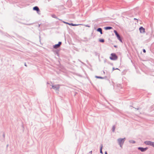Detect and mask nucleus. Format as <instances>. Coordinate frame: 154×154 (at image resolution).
<instances>
[{
	"label": "nucleus",
	"mask_w": 154,
	"mask_h": 154,
	"mask_svg": "<svg viewBox=\"0 0 154 154\" xmlns=\"http://www.w3.org/2000/svg\"><path fill=\"white\" fill-rule=\"evenodd\" d=\"M61 44V42H59L58 44L55 45L54 46V48H59Z\"/></svg>",
	"instance_id": "0eeeda50"
},
{
	"label": "nucleus",
	"mask_w": 154,
	"mask_h": 154,
	"mask_svg": "<svg viewBox=\"0 0 154 154\" xmlns=\"http://www.w3.org/2000/svg\"><path fill=\"white\" fill-rule=\"evenodd\" d=\"M97 31H98V32H100V33L101 34H102L103 33H102V29H101V28H98V29H97Z\"/></svg>",
	"instance_id": "9d476101"
},
{
	"label": "nucleus",
	"mask_w": 154,
	"mask_h": 154,
	"mask_svg": "<svg viewBox=\"0 0 154 154\" xmlns=\"http://www.w3.org/2000/svg\"><path fill=\"white\" fill-rule=\"evenodd\" d=\"M138 149L140 150L141 152H144L146 151L147 149V148H143L142 147H139Z\"/></svg>",
	"instance_id": "6e6552de"
},
{
	"label": "nucleus",
	"mask_w": 154,
	"mask_h": 154,
	"mask_svg": "<svg viewBox=\"0 0 154 154\" xmlns=\"http://www.w3.org/2000/svg\"><path fill=\"white\" fill-rule=\"evenodd\" d=\"M64 23L66 24H68L69 25H71V26H77V25H77V24H73V23H66V22H64Z\"/></svg>",
	"instance_id": "9b49d317"
},
{
	"label": "nucleus",
	"mask_w": 154,
	"mask_h": 154,
	"mask_svg": "<svg viewBox=\"0 0 154 154\" xmlns=\"http://www.w3.org/2000/svg\"><path fill=\"white\" fill-rule=\"evenodd\" d=\"M100 153H102V149H101H101H100Z\"/></svg>",
	"instance_id": "a211bd4d"
},
{
	"label": "nucleus",
	"mask_w": 154,
	"mask_h": 154,
	"mask_svg": "<svg viewBox=\"0 0 154 154\" xmlns=\"http://www.w3.org/2000/svg\"><path fill=\"white\" fill-rule=\"evenodd\" d=\"M105 154H107V153L106 152H105Z\"/></svg>",
	"instance_id": "aec40b11"
},
{
	"label": "nucleus",
	"mask_w": 154,
	"mask_h": 154,
	"mask_svg": "<svg viewBox=\"0 0 154 154\" xmlns=\"http://www.w3.org/2000/svg\"><path fill=\"white\" fill-rule=\"evenodd\" d=\"M144 143L148 145L154 147V142L149 141H146Z\"/></svg>",
	"instance_id": "7ed1b4c3"
},
{
	"label": "nucleus",
	"mask_w": 154,
	"mask_h": 154,
	"mask_svg": "<svg viewBox=\"0 0 154 154\" xmlns=\"http://www.w3.org/2000/svg\"><path fill=\"white\" fill-rule=\"evenodd\" d=\"M139 109H137V110H138Z\"/></svg>",
	"instance_id": "412c9836"
},
{
	"label": "nucleus",
	"mask_w": 154,
	"mask_h": 154,
	"mask_svg": "<svg viewBox=\"0 0 154 154\" xmlns=\"http://www.w3.org/2000/svg\"><path fill=\"white\" fill-rule=\"evenodd\" d=\"M112 27H106L105 28V29L107 30V29H112Z\"/></svg>",
	"instance_id": "f8f14e48"
},
{
	"label": "nucleus",
	"mask_w": 154,
	"mask_h": 154,
	"mask_svg": "<svg viewBox=\"0 0 154 154\" xmlns=\"http://www.w3.org/2000/svg\"><path fill=\"white\" fill-rule=\"evenodd\" d=\"M114 32L116 35L118 39L120 41V42H122V41L121 38L120 36L118 34L116 30H114Z\"/></svg>",
	"instance_id": "20e7f679"
},
{
	"label": "nucleus",
	"mask_w": 154,
	"mask_h": 154,
	"mask_svg": "<svg viewBox=\"0 0 154 154\" xmlns=\"http://www.w3.org/2000/svg\"><path fill=\"white\" fill-rule=\"evenodd\" d=\"M60 88V85H59L52 86V88L55 90L59 89Z\"/></svg>",
	"instance_id": "39448f33"
},
{
	"label": "nucleus",
	"mask_w": 154,
	"mask_h": 154,
	"mask_svg": "<svg viewBox=\"0 0 154 154\" xmlns=\"http://www.w3.org/2000/svg\"><path fill=\"white\" fill-rule=\"evenodd\" d=\"M118 140L120 146L122 147V145L125 141L124 139L119 138L118 139Z\"/></svg>",
	"instance_id": "f03ea898"
},
{
	"label": "nucleus",
	"mask_w": 154,
	"mask_h": 154,
	"mask_svg": "<svg viewBox=\"0 0 154 154\" xmlns=\"http://www.w3.org/2000/svg\"><path fill=\"white\" fill-rule=\"evenodd\" d=\"M99 41L101 42H103L104 41L103 39H99Z\"/></svg>",
	"instance_id": "ddd939ff"
},
{
	"label": "nucleus",
	"mask_w": 154,
	"mask_h": 154,
	"mask_svg": "<svg viewBox=\"0 0 154 154\" xmlns=\"http://www.w3.org/2000/svg\"><path fill=\"white\" fill-rule=\"evenodd\" d=\"M143 51L144 53H145L146 51L144 49H143Z\"/></svg>",
	"instance_id": "f3484780"
},
{
	"label": "nucleus",
	"mask_w": 154,
	"mask_h": 154,
	"mask_svg": "<svg viewBox=\"0 0 154 154\" xmlns=\"http://www.w3.org/2000/svg\"><path fill=\"white\" fill-rule=\"evenodd\" d=\"M115 126H113L112 128V130L113 132H114L115 130Z\"/></svg>",
	"instance_id": "4468645a"
},
{
	"label": "nucleus",
	"mask_w": 154,
	"mask_h": 154,
	"mask_svg": "<svg viewBox=\"0 0 154 154\" xmlns=\"http://www.w3.org/2000/svg\"><path fill=\"white\" fill-rule=\"evenodd\" d=\"M52 17H53L56 18L57 17L55 15H52Z\"/></svg>",
	"instance_id": "2eb2a0df"
},
{
	"label": "nucleus",
	"mask_w": 154,
	"mask_h": 154,
	"mask_svg": "<svg viewBox=\"0 0 154 154\" xmlns=\"http://www.w3.org/2000/svg\"><path fill=\"white\" fill-rule=\"evenodd\" d=\"M113 69H114V68H113Z\"/></svg>",
	"instance_id": "6ab92c4d"
},
{
	"label": "nucleus",
	"mask_w": 154,
	"mask_h": 154,
	"mask_svg": "<svg viewBox=\"0 0 154 154\" xmlns=\"http://www.w3.org/2000/svg\"><path fill=\"white\" fill-rule=\"evenodd\" d=\"M109 58L111 60H115L117 59L118 57L115 54L112 53Z\"/></svg>",
	"instance_id": "f257e3e1"
},
{
	"label": "nucleus",
	"mask_w": 154,
	"mask_h": 154,
	"mask_svg": "<svg viewBox=\"0 0 154 154\" xmlns=\"http://www.w3.org/2000/svg\"><path fill=\"white\" fill-rule=\"evenodd\" d=\"M140 32L141 33H144L145 32V29L143 27L141 26L139 28Z\"/></svg>",
	"instance_id": "423d86ee"
},
{
	"label": "nucleus",
	"mask_w": 154,
	"mask_h": 154,
	"mask_svg": "<svg viewBox=\"0 0 154 154\" xmlns=\"http://www.w3.org/2000/svg\"><path fill=\"white\" fill-rule=\"evenodd\" d=\"M96 77L97 78H100V79H102V78L101 77L96 76Z\"/></svg>",
	"instance_id": "dca6fc26"
},
{
	"label": "nucleus",
	"mask_w": 154,
	"mask_h": 154,
	"mask_svg": "<svg viewBox=\"0 0 154 154\" xmlns=\"http://www.w3.org/2000/svg\"><path fill=\"white\" fill-rule=\"evenodd\" d=\"M33 10H36L37 11V12L38 13V12L39 11V9L38 8L37 6H35L33 8Z\"/></svg>",
	"instance_id": "1a4fd4ad"
}]
</instances>
